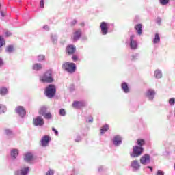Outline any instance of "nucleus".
<instances>
[{
    "label": "nucleus",
    "mask_w": 175,
    "mask_h": 175,
    "mask_svg": "<svg viewBox=\"0 0 175 175\" xmlns=\"http://www.w3.org/2000/svg\"><path fill=\"white\" fill-rule=\"evenodd\" d=\"M5 36L9 38V36H12V33L10 31H6L5 33Z\"/></svg>",
    "instance_id": "09e8293b"
},
{
    "label": "nucleus",
    "mask_w": 175,
    "mask_h": 175,
    "mask_svg": "<svg viewBox=\"0 0 175 175\" xmlns=\"http://www.w3.org/2000/svg\"><path fill=\"white\" fill-rule=\"evenodd\" d=\"M62 69L68 73L76 72V64L75 63L65 62L62 64Z\"/></svg>",
    "instance_id": "39448f33"
},
{
    "label": "nucleus",
    "mask_w": 175,
    "mask_h": 175,
    "mask_svg": "<svg viewBox=\"0 0 175 175\" xmlns=\"http://www.w3.org/2000/svg\"><path fill=\"white\" fill-rule=\"evenodd\" d=\"M23 159L25 162L29 163V162H31V161L33 159V154H32L31 152H27L24 154Z\"/></svg>",
    "instance_id": "6ab92c4d"
},
{
    "label": "nucleus",
    "mask_w": 175,
    "mask_h": 175,
    "mask_svg": "<svg viewBox=\"0 0 175 175\" xmlns=\"http://www.w3.org/2000/svg\"><path fill=\"white\" fill-rule=\"evenodd\" d=\"M46 59V56L44 55H39L37 56L38 62H43Z\"/></svg>",
    "instance_id": "72a5a7b5"
},
{
    "label": "nucleus",
    "mask_w": 175,
    "mask_h": 175,
    "mask_svg": "<svg viewBox=\"0 0 175 175\" xmlns=\"http://www.w3.org/2000/svg\"><path fill=\"white\" fill-rule=\"evenodd\" d=\"M52 131H53V132H54V133H55V135H56V136H58L59 133H58V131H57V129H55V128L53 127Z\"/></svg>",
    "instance_id": "8fccbe9b"
},
{
    "label": "nucleus",
    "mask_w": 175,
    "mask_h": 175,
    "mask_svg": "<svg viewBox=\"0 0 175 175\" xmlns=\"http://www.w3.org/2000/svg\"><path fill=\"white\" fill-rule=\"evenodd\" d=\"M5 53L7 54H12V53H14V46L13 45H8L5 48Z\"/></svg>",
    "instance_id": "393cba45"
},
{
    "label": "nucleus",
    "mask_w": 175,
    "mask_h": 175,
    "mask_svg": "<svg viewBox=\"0 0 175 175\" xmlns=\"http://www.w3.org/2000/svg\"><path fill=\"white\" fill-rule=\"evenodd\" d=\"M134 29H135L137 32V35H142L143 33V25L141 23L137 24Z\"/></svg>",
    "instance_id": "4be33fe9"
},
{
    "label": "nucleus",
    "mask_w": 175,
    "mask_h": 175,
    "mask_svg": "<svg viewBox=\"0 0 175 175\" xmlns=\"http://www.w3.org/2000/svg\"><path fill=\"white\" fill-rule=\"evenodd\" d=\"M121 88L124 94H129V86L126 82H123L121 84Z\"/></svg>",
    "instance_id": "b1692460"
},
{
    "label": "nucleus",
    "mask_w": 175,
    "mask_h": 175,
    "mask_svg": "<svg viewBox=\"0 0 175 175\" xmlns=\"http://www.w3.org/2000/svg\"><path fill=\"white\" fill-rule=\"evenodd\" d=\"M75 142H76L77 143H79V142H81V137L79 135H77L75 139Z\"/></svg>",
    "instance_id": "c03bdc74"
},
{
    "label": "nucleus",
    "mask_w": 175,
    "mask_h": 175,
    "mask_svg": "<svg viewBox=\"0 0 175 175\" xmlns=\"http://www.w3.org/2000/svg\"><path fill=\"white\" fill-rule=\"evenodd\" d=\"M85 106H87L85 101H74L72 103V107L75 109H81V107H85Z\"/></svg>",
    "instance_id": "2eb2a0df"
},
{
    "label": "nucleus",
    "mask_w": 175,
    "mask_h": 175,
    "mask_svg": "<svg viewBox=\"0 0 175 175\" xmlns=\"http://www.w3.org/2000/svg\"><path fill=\"white\" fill-rule=\"evenodd\" d=\"M143 152H144V148L139 146H135L133 147V152L130 155L131 158H139Z\"/></svg>",
    "instance_id": "20e7f679"
},
{
    "label": "nucleus",
    "mask_w": 175,
    "mask_h": 175,
    "mask_svg": "<svg viewBox=\"0 0 175 175\" xmlns=\"http://www.w3.org/2000/svg\"><path fill=\"white\" fill-rule=\"evenodd\" d=\"M28 173H29V167H25L15 171L14 175H27Z\"/></svg>",
    "instance_id": "dca6fc26"
},
{
    "label": "nucleus",
    "mask_w": 175,
    "mask_h": 175,
    "mask_svg": "<svg viewBox=\"0 0 175 175\" xmlns=\"http://www.w3.org/2000/svg\"><path fill=\"white\" fill-rule=\"evenodd\" d=\"M162 71L159 69H157L154 71V77H156V79H162Z\"/></svg>",
    "instance_id": "a878e982"
},
{
    "label": "nucleus",
    "mask_w": 175,
    "mask_h": 175,
    "mask_svg": "<svg viewBox=\"0 0 175 175\" xmlns=\"http://www.w3.org/2000/svg\"><path fill=\"white\" fill-rule=\"evenodd\" d=\"M57 94V88L54 84H49L44 90V95L46 98H54Z\"/></svg>",
    "instance_id": "7ed1b4c3"
},
{
    "label": "nucleus",
    "mask_w": 175,
    "mask_h": 175,
    "mask_svg": "<svg viewBox=\"0 0 175 175\" xmlns=\"http://www.w3.org/2000/svg\"><path fill=\"white\" fill-rule=\"evenodd\" d=\"M0 14L1 17H5V14L2 11H1V10H0Z\"/></svg>",
    "instance_id": "5fc2aeb1"
},
{
    "label": "nucleus",
    "mask_w": 175,
    "mask_h": 175,
    "mask_svg": "<svg viewBox=\"0 0 175 175\" xmlns=\"http://www.w3.org/2000/svg\"><path fill=\"white\" fill-rule=\"evenodd\" d=\"M110 27H114L113 23H109L107 22H102L100 25L101 35H107L109 33V29H110Z\"/></svg>",
    "instance_id": "0eeeda50"
},
{
    "label": "nucleus",
    "mask_w": 175,
    "mask_h": 175,
    "mask_svg": "<svg viewBox=\"0 0 175 175\" xmlns=\"http://www.w3.org/2000/svg\"><path fill=\"white\" fill-rule=\"evenodd\" d=\"M2 65H3V60L2 58H0V66H2Z\"/></svg>",
    "instance_id": "864d4df0"
},
{
    "label": "nucleus",
    "mask_w": 175,
    "mask_h": 175,
    "mask_svg": "<svg viewBox=\"0 0 175 175\" xmlns=\"http://www.w3.org/2000/svg\"><path fill=\"white\" fill-rule=\"evenodd\" d=\"M59 116H62V117H65L66 116V111L64 109H60L59 111Z\"/></svg>",
    "instance_id": "4c0bfd02"
},
{
    "label": "nucleus",
    "mask_w": 175,
    "mask_h": 175,
    "mask_svg": "<svg viewBox=\"0 0 175 175\" xmlns=\"http://www.w3.org/2000/svg\"><path fill=\"white\" fill-rule=\"evenodd\" d=\"M58 37L55 34H51V40L54 44H56V43L58 42L57 40Z\"/></svg>",
    "instance_id": "2f4dec72"
},
{
    "label": "nucleus",
    "mask_w": 175,
    "mask_h": 175,
    "mask_svg": "<svg viewBox=\"0 0 175 175\" xmlns=\"http://www.w3.org/2000/svg\"><path fill=\"white\" fill-rule=\"evenodd\" d=\"M6 44V42L5 41V38L3 36H0V51L2 49V46Z\"/></svg>",
    "instance_id": "473e14b6"
},
{
    "label": "nucleus",
    "mask_w": 175,
    "mask_h": 175,
    "mask_svg": "<svg viewBox=\"0 0 175 175\" xmlns=\"http://www.w3.org/2000/svg\"><path fill=\"white\" fill-rule=\"evenodd\" d=\"M141 165H148L151 162V156L148 154H144L139 159Z\"/></svg>",
    "instance_id": "ddd939ff"
},
{
    "label": "nucleus",
    "mask_w": 175,
    "mask_h": 175,
    "mask_svg": "<svg viewBox=\"0 0 175 175\" xmlns=\"http://www.w3.org/2000/svg\"><path fill=\"white\" fill-rule=\"evenodd\" d=\"M161 42V37L158 33H156L154 36V38H153V44H158Z\"/></svg>",
    "instance_id": "cd10ccee"
},
{
    "label": "nucleus",
    "mask_w": 175,
    "mask_h": 175,
    "mask_svg": "<svg viewBox=\"0 0 175 175\" xmlns=\"http://www.w3.org/2000/svg\"><path fill=\"white\" fill-rule=\"evenodd\" d=\"M122 136L120 135H116L113 137L111 142L113 144L114 147H120L122 144Z\"/></svg>",
    "instance_id": "1a4fd4ad"
},
{
    "label": "nucleus",
    "mask_w": 175,
    "mask_h": 175,
    "mask_svg": "<svg viewBox=\"0 0 175 175\" xmlns=\"http://www.w3.org/2000/svg\"><path fill=\"white\" fill-rule=\"evenodd\" d=\"M157 95V92L154 89H148L145 92V96L150 102H152Z\"/></svg>",
    "instance_id": "6e6552de"
},
{
    "label": "nucleus",
    "mask_w": 175,
    "mask_h": 175,
    "mask_svg": "<svg viewBox=\"0 0 175 175\" xmlns=\"http://www.w3.org/2000/svg\"><path fill=\"white\" fill-rule=\"evenodd\" d=\"M43 29H45V31H49L50 30V27H49L48 25H44L43 27Z\"/></svg>",
    "instance_id": "3c124183"
},
{
    "label": "nucleus",
    "mask_w": 175,
    "mask_h": 175,
    "mask_svg": "<svg viewBox=\"0 0 175 175\" xmlns=\"http://www.w3.org/2000/svg\"><path fill=\"white\" fill-rule=\"evenodd\" d=\"M4 135H6V137L8 139H13V137H14V133H13V131L10 129H5L4 130Z\"/></svg>",
    "instance_id": "a211bd4d"
},
{
    "label": "nucleus",
    "mask_w": 175,
    "mask_h": 175,
    "mask_svg": "<svg viewBox=\"0 0 175 175\" xmlns=\"http://www.w3.org/2000/svg\"><path fill=\"white\" fill-rule=\"evenodd\" d=\"M31 68L35 72H39L43 69V64L40 63H36L33 64Z\"/></svg>",
    "instance_id": "412c9836"
},
{
    "label": "nucleus",
    "mask_w": 175,
    "mask_h": 175,
    "mask_svg": "<svg viewBox=\"0 0 175 175\" xmlns=\"http://www.w3.org/2000/svg\"><path fill=\"white\" fill-rule=\"evenodd\" d=\"M0 10H1V3H0Z\"/></svg>",
    "instance_id": "4d7b16f0"
},
{
    "label": "nucleus",
    "mask_w": 175,
    "mask_h": 175,
    "mask_svg": "<svg viewBox=\"0 0 175 175\" xmlns=\"http://www.w3.org/2000/svg\"><path fill=\"white\" fill-rule=\"evenodd\" d=\"M38 113L41 117H43L45 120H51L53 118V114L49 111V106L43 105L40 107Z\"/></svg>",
    "instance_id": "f03ea898"
},
{
    "label": "nucleus",
    "mask_w": 175,
    "mask_h": 175,
    "mask_svg": "<svg viewBox=\"0 0 175 175\" xmlns=\"http://www.w3.org/2000/svg\"><path fill=\"white\" fill-rule=\"evenodd\" d=\"M66 54L68 55H73L76 53V46L73 44L68 45L66 50Z\"/></svg>",
    "instance_id": "f3484780"
},
{
    "label": "nucleus",
    "mask_w": 175,
    "mask_h": 175,
    "mask_svg": "<svg viewBox=\"0 0 175 175\" xmlns=\"http://www.w3.org/2000/svg\"><path fill=\"white\" fill-rule=\"evenodd\" d=\"M51 142V137L49 135H44L40 140V144L41 147H49Z\"/></svg>",
    "instance_id": "f8f14e48"
},
{
    "label": "nucleus",
    "mask_w": 175,
    "mask_h": 175,
    "mask_svg": "<svg viewBox=\"0 0 175 175\" xmlns=\"http://www.w3.org/2000/svg\"><path fill=\"white\" fill-rule=\"evenodd\" d=\"M6 106L1 104L0 105V114H3V113H6Z\"/></svg>",
    "instance_id": "f704fd0d"
},
{
    "label": "nucleus",
    "mask_w": 175,
    "mask_h": 175,
    "mask_svg": "<svg viewBox=\"0 0 175 175\" xmlns=\"http://www.w3.org/2000/svg\"><path fill=\"white\" fill-rule=\"evenodd\" d=\"M135 34H132L130 36L129 40L126 42V44H129L131 50H137V47H139L137 41L135 39Z\"/></svg>",
    "instance_id": "423d86ee"
},
{
    "label": "nucleus",
    "mask_w": 175,
    "mask_h": 175,
    "mask_svg": "<svg viewBox=\"0 0 175 175\" xmlns=\"http://www.w3.org/2000/svg\"><path fill=\"white\" fill-rule=\"evenodd\" d=\"M40 81L41 83L51 84L54 82V78L53 77V70H46L41 77H40Z\"/></svg>",
    "instance_id": "f257e3e1"
},
{
    "label": "nucleus",
    "mask_w": 175,
    "mask_h": 175,
    "mask_svg": "<svg viewBox=\"0 0 175 175\" xmlns=\"http://www.w3.org/2000/svg\"><path fill=\"white\" fill-rule=\"evenodd\" d=\"M137 144L138 147H143V146H144V144H146V141L143 139H138L137 140Z\"/></svg>",
    "instance_id": "7c9ffc66"
},
{
    "label": "nucleus",
    "mask_w": 175,
    "mask_h": 175,
    "mask_svg": "<svg viewBox=\"0 0 175 175\" xmlns=\"http://www.w3.org/2000/svg\"><path fill=\"white\" fill-rule=\"evenodd\" d=\"M18 149L13 148L10 150V155L12 159L14 160L17 159V157H18Z\"/></svg>",
    "instance_id": "5701e85b"
},
{
    "label": "nucleus",
    "mask_w": 175,
    "mask_h": 175,
    "mask_svg": "<svg viewBox=\"0 0 175 175\" xmlns=\"http://www.w3.org/2000/svg\"><path fill=\"white\" fill-rule=\"evenodd\" d=\"M88 122H94V118L92 117H90L88 120Z\"/></svg>",
    "instance_id": "603ef678"
},
{
    "label": "nucleus",
    "mask_w": 175,
    "mask_h": 175,
    "mask_svg": "<svg viewBox=\"0 0 175 175\" xmlns=\"http://www.w3.org/2000/svg\"><path fill=\"white\" fill-rule=\"evenodd\" d=\"M168 103H169L170 106H174L175 98L174 97L170 98L168 100Z\"/></svg>",
    "instance_id": "e433bc0d"
},
{
    "label": "nucleus",
    "mask_w": 175,
    "mask_h": 175,
    "mask_svg": "<svg viewBox=\"0 0 175 175\" xmlns=\"http://www.w3.org/2000/svg\"><path fill=\"white\" fill-rule=\"evenodd\" d=\"M33 125L34 126H43L44 125V119L41 116H38L33 119Z\"/></svg>",
    "instance_id": "9d476101"
},
{
    "label": "nucleus",
    "mask_w": 175,
    "mask_h": 175,
    "mask_svg": "<svg viewBox=\"0 0 175 175\" xmlns=\"http://www.w3.org/2000/svg\"><path fill=\"white\" fill-rule=\"evenodd\" d=\"M75 90V85H70L69 91L70 92H73Z\"/></svg>",
    "instance_id": "37998d69"
},
{
    "label": "nucleus",
    "mask_w": 175,
    "mask_h": 175,
    "mask_svg": "<svg viewBox=\"0 0 175 175\" xmlns=\"http://www.w3.org/2000/svg\"><path fill=\"white\" fill-rule=\"evenodd\" d=\"M130 167L132 169L133 172H139L142 165H140V163H139V160L135 159L131 161Z\"/></svg>",
    "instance_id": "9b49d317"
},
{
    "label": "nucleus",
    "mask_w": 175,
    "mask_h": 175,
    "mask_svg": "<svg viewBox=\"0 0 175 175\" xmlns=\"http://www.w3.org/2000/svg\"><path fill=\"white\" fill-rule=\"evenodd\" d=\"M147 169H150V172H152V167H151V166H148V167H147Z\"/></svg>",
    "instance_id": "6e6d98bb"
},
{
    "label": "nucleus",
    "mask_w": 175,
    "mask_h": 175,
    "mask_svg": "<svg viewBox=\"0 0 175 175\" xmlns=\"http://www.w3.org/2000/svg\"><path fill=\"white\" fill-rule=\"evenodd\" d=\"M156 23L158 24V25H161L162 19L160 17H158L156 20Z\"/></svg>",
    "instance_id": "79ce46f5"
},
{
    "label": "nucleus",
    "mask_w": 175,
    "mask_h": 175,
    "mask_svg": "<svg viewBox=\"0 0 175 175\" xmlns=\"http://www.w3.org/2000/svg\"><path fill=\"white\" fill-rule=\"evenodd\" d=\"M82 32L81 29H79L78 30L75 31L73 34V40L74 42H77L80 38H81Z\"/></svg>",
    "instance_id": "aec40b11"
},
{
    "label": "nucleus",
    "mask_w": 175,
    "mask_h": 175,
    "mask_svg": "<svg viewBox=\"0 0 175 175\" xmlns=\"http://www.w3.org/2000/svg\"><path fill=\"white\" fill-rule=\"evenodd\" d=\"M40 8L42 9L44 8V0H40Z\"/></svg>",
    "instance_id": "ea45409f"
},
{
    "label": "nucleus",
    "mask_w": 175,
    "mask_h": 175,
    "mask_svg": "<svg viewBox=\"0 0 175 175\" xmlns=\"http://www.w3.org/2000/svg\"><path fill=\"white\" fill-rule=\"evenodd\" d=\"M107 171V168L105 165H99L98 167V173H105V172Z\"/></svg>",
    "instance_id": "c756f323"
},
{
    "label": "nucleus",
    "mask_w": 175,
    "mask_h": 175,
    "mask_svg": "<svg viewBox=\"0 0 175 175\" xmlns=\"http://www.w3.org/2000/svg\"><path fill=\"white\" fill-rule=\"evenodd\" d=\"M8 94V88L5 87H1L0 88V95L2 96H5V95Z\"/></svg>",
    "instance_id": "c85d7f7f"
},
{
    "label": "nucleus",
    "mask_w": 175,
    "mask_h": 175,
    "mask_svg": "<svg viewBox=\"0 0 175 175\" xmlns=\"http://www.w3.org/2000/svg\"><path fill=\"white\" fill-rule=\"evenodd\" d=\"M157 175H165V172H163L162 170H158L157 172Z\"/></svg>",
    "instance_id": "de8ad7c7"
},
{
    "label": "nucleus",
    "mask_w": 175,
    "mask_h": 175,
    "mask_svg": "<svg viewBox=\"0 0 175 175\" xmlns=\"http://www.w3.org/2000/svg\"><path fill=\"white\" fill-rule=\"evenodd\" d=\"M15 112L19 116V117H21V118H24V117H25V115L27 114V111L23 106L16 107L15 108Z\"/></svg>",
    "instance_id": "4468645a"
},
{
    "label": "nucleus",
    "mask_w": 175,
    "mask_h": 175,
    "mask_svg": "<svg viewBox=\"0 0 175 175\" xmlns=\"http://www.w3.org/2000/svg\"><path fill=\"white\" fill-rule=\"evenodd\" d=\"M75 24H77V21L76 19H74L72 21L70 22L71 27H75Z\"/></svg>",
    "instance_id": "a18cd8bd"
},
{
    "label": "nucleus",
    "mask_w": 175,
    "mask_h": 175,
    "mask_svg": "<svg viewBox=\"0 0 175 175\" xmlns=\"http://www.w3.org/2000/svg\"><path fill=\"white\" fill-rule=\"evenodd\" d=\"M160 5H163V6H165V5L169 4V0H159Z\"/></svg>",
    "instance_id": "58836bf2"
},
{
    "label": "nucleus",
    "mask_w": 175,
    "mask_h": 175,
    "mask_svg": "<svg viewBox=\"0 0 175 175\" xmlns=\"http://www.w3.org/2000/svg\"><path fill=\"white\" fill-rule=\"evenodd\" d=\"M72 59L74 61V62H76V61L79 59V57L77 55H72Z\"/></svg>",
    "instance_id": "49530a36"
},
{
    "label": "nucleus",
    "mask_w": 175,
    "mask_h": 175,
    "mask_svg": "<svg viewBox=\"0 0 175 175\" xmlns=\"http://www.w3.org/2000/svg\"><path fill=\"white\" fill-rule=\"evenodd\" d=\"M139 59V53H134L131 56V61H136V59Z\"/></svg>",
    "instance_id": "c9c22d12"
},
{
    "label": "nucleus",
    "mask_w": 175,
    "mask_h": 175,
    "mask_svg": "<svg viewBox=\"0 0 175 175\" xmlns=\"http://www.w3.org/2000/svg\"><path fill=\"white\" fill-rule=\"evenodd\" d=\"M109 131V124L103 126L100 129V135H105Z\"/></svg>",
    "instance_id": "bb28decb"
},
{
    "label": "nucleus",
    "mask_w": 175,
    "mask_h": 175,
    "mask_svg": "<svg viewBox=\"0 0 175 175\" xmlns=\"http://www.w3.org/2000/svg\"><path fill=\"white\" fill-rule=\"evenodd\" d=\"M46 175H54V170H49L46 172Z\"/></svg>",
    "instance_id": "a19ab883"
}]
</instances>
